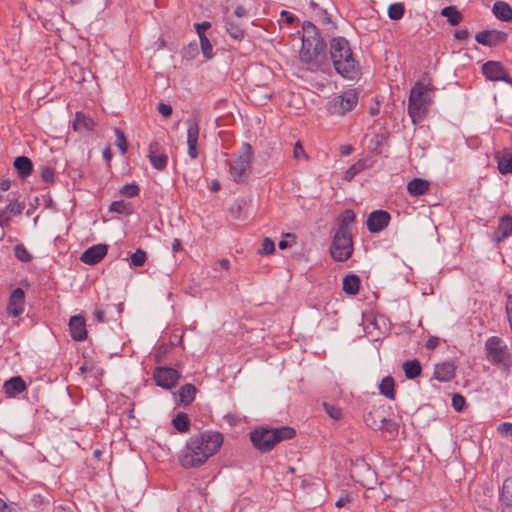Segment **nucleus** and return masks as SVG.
<instances>
[{"instance_id": "obj_13", "label": "nucleus", "mask_w": 512, "mask_h": 512, "mask_svg": "<svg viewBox=\"0 0 512 512\" xmlns=\"http://www.w3.org/2000/svg\"><path fill=\"white\" fill-rule=\"evenodd\" d=\"M482 73L488 80L509 82V76L500 62L487 61L482 66Z\"/></svg>"}, {"instance_id": "obj_49", "label": "nucleus", "mask_w": 512, "mask_h": 512, "mask_svg": "<svg viewBox=\"0 0 512 512\" xmlns=\"http://www.w3.org/2000/svg\"><path fill=\"white\" fill-rule=\"evenodd\" d=\"M211 23L209 21H203L201 23H194V28L198 37L206 36V30L210 29Z\"/></svg>"}, {"instance_id": "obj_58", "label": "nucleus", "mask_w": 512, "mask_h": 512, "mask_svg": "<svg viewBox=\"0 0 512 512\" xmlns=\"http://www.w3.org/2000/svg\"><path fill=\"white\" fill-rule=\"evenodd\" d=\"M0 512H15V509L0 498Z\"/></svg>"}, {"instance_id": "obj_6", "label": "nucleus", "mask_w": 512, "mask_h": 512, "mask_svg": "<svg viewBox=\"0 0 512 512\" xmlns=\"http://www.w3.org/2000/svg\"><path fill=\"white\" fill-rule=\"evenodd\" d=\"M253 156V149L249 143H243L239 152L231 156L227 164L229 174L234 182L243 184L248 180L251 174Z\"/></svg>"}, {"instance_id": "obj_28", "label": "nucleus", "mask_w": 512, "mask_h": 512, "mask_svg": "<svg viewBox=\"0 0 512 512\" xmlns=\"http://www.w3.org/2000/svg\"><path fill=\"white\" fill-rule=\"evenodd\" d=\"M364 421L366 425L374 430H380L384 428V422L386 418L378 414L377 411H370L365 414Z\"/></svg>"}, {"instance_id": "obj_26", "label": "nucleus", "mask_w": 512, "mask_h": 512, "mask_svg": "<svg viewBox=\"0 0 512 512\" xmlns=\"http://www.w3.org/2000/svg\"><path fill=\"white\" fill-rule=\"evenodd\" d=\"M360 278L356 274H348L343 278L342 289L346 294L356 295L360 288Z\"/></svg>"}, {"instance_id": "obj_30", "label": "nucleus", "mask_w": 512, "mask_h": 512, "mask_svg": "<svg viewBox=\"0 0 512 512\" xmlns=\"http://www.w3.org/2000/svg\"><path fill=\"white\" fill-rule=\"evenodd\" d=\"M403 370L407 379H415L421 374V364L417 359L403 363Z\"/></svg>"}, {"instance_id": "obj_51", "label": "nucleus", "mask_w": 512, "mask_h": 512, "mask_svg": "<svg viewBox=\"0 0 512 512\" xmlns=\"http://www.w3.org/2000/svg\"><path fill=\"white\" fill-rule=\"evenodd\" d=\"M157 110L165 118L171 116L172 114V106L164 102H159L157 104Z\"/></svg>"}, {"instance_id": "obj_23", "label": "nucleus", "mask_w": 512, "mask_h": 512, "mask_svg": "<svg viewBox=\"0 0 512 512\" xmlns=\"http://www.w3.org/2000/svg\"><path fill=\"white\" fill-rule=\"evenodd\" d=\"M225 31L234 40L241 41L245 36V30L240 23L235 22L231 17L224 18Z\"/></svg>"}, {"instance_id": "obj_9", "label": "nucleus", "mask_w": 512, "mask_h": 512, "mask_svg": "<svg viewBox=\"0 0 512 512\" xmlns=\"http://www.w3.org/2000/svg\"><path fill=\"white\" fill-rule=\"evenodd\" d=\"M353 253L351 232H336L330 245L331 257L338 262L348 260Z\"/></svg>"}, {"instance_id": "obj_22", "label": "nucleus", "mask_w": 512, "mask_h": 512, "mask_svg": "<svg viewBox=\"0 0 512 512\" xmlns=\"http://www.w3.org/2000/svg\"><path fill=\"white\" fill-rule=\"evenodd\" d=\"M512 234V217L505 215L500 218L498 228L495 232L494 240L497 243L502 242L504 239Z\"/></svg>"}, {"instance_id": "obj_50", "label": "nucleus", "mask_w": 512, "mask_h": 512, "mask_svg": "<svg viewBox=\"0 0 512 512\" xmlns=\"http://www.w3.org/2000/svg\"><path fill=\"white\" fill-rule=\"evenodd\" d=\"M498 433H500L502 436H510L512 435V423L511 422H503L498 425L497 427Z\"/></svg>"}, {"instance_id": "obj_64", "label": "nucleus", "mask_w": 512, "mask_h": 512, "mask_svg": "<svg viewBox=\"0 0 512 512\" xmlns=\"http://www.w3.org/2000/svg\"><path fill=\"white\" fill-rule=\"evenodd\" d=\"M281 16H282V17H285L286 21H287V22H289V23H292V22H294V20H295V16H294V15H292V14H290V13H289V12H287V11H282V12H281Z\"/></svg>"}, {"instance_id": "obj_43", "label": "nucleus", "mask_w": 512, "mask_h": 512, "mask_svg": "<svg viewBox=\"0 0 512 512\" xmlns=\"http://www.w3.org/2000/svg\"><path fill=\"white\" fill-rule=\"evenodd\" d=\"M498 169L501 174L512 173V157H500L498 159Z\"/></svg>"}, {"instance_id": "obj_62", "label": "nucleus", "mask_w": 512, "mask_h": 512, "mask_svg": "<svg viewBox=\"0 0 512 512\" xmlns=\"http://www.w3.org/2000/svg\"><path fill=\"white\" fill-rule=\"evenodd\" d=\"M353 147L351 145H342L340 148V152L344 156H348L352 153Z\"/></svg>"}, {"instance_id": "obj_16", "label": "nucleus", "mask_w": 512, "mask_h": 512, "mask_svg": "<svg viewBox=\"0 0 512 512\" xmlns=\"http://www.w3.org/2000/svg\"><path fill=\"white\" fill-rule=\"evenodd\" d=\"M25 307V293L22 288H16L12 291L7 311L10 315L17 317L23 313Z\"/></svg>"}, {"instance_id": "obj_31", "label": "nucleus", "mask_w": 512, "mask_h": 512, "mask_svg": "<svg viewBox=\"0 0 512 512\" xmlns=\"http://www.w3.org/2000/svg\"><path fill=\"white\" fill-rule=\"evenodd\" d=\"M355 221V213L346 209L340 216V224L336 232H351L350 225Z\"/></svg>"}, {"instance_id": "obj_20", "label": "nucleus", "mask_w": 512, "mask_h": 512, "mask_svg": "<svg viewBox=\"0 0 512 512\" xmlns=\"http://www.w3.org/2000/svg\"><path fill=\"white\" fill-rule=\"evenodd\" d=\"M27 388L25 381L20 376H14L6 380L3 384V390L7 397H16Z\"/></svg>"}, {"instance_id": "obj_48", "label": "nucleus", "mask_w": 512, "mask_h": 512, "mask_svg": "<svg viewBox=\"0 0 512 512\" xmlns=\"http://www.w3.org/2000/svg\"><path fill=\"white\" fill-rule=\"evenodd\" d=\"M466 400L465 398L460 394H454L452 397V407L457 411L460 412L464 409Z\"/></svg>"}, {"instance_id": "obj_46", "label": "nucleus", "mask_w": 512, "mask_h": 512, "mask_svg": "<svg viewBox=\"0 0 512 512\" xmlns=\"http://www.w3.org/2000/svg\"><path fill=\"white\" fill-rule=\"evenodd\" d=\"M275 252V243L270 238L266 237L263 242L259 254L270 255Z\"/></svg>"}, {"instance_id": "obj_19", "label": "nucleus", "mask_w": 512, "mask_h": 512, "mask_svg": "<svg viewBox=\"0 0 512 512\" xmlns=\"http://www.w3.org/2000/svg\"><path fill=\"white\" fill-rule=\"evenodd\" d=\"M502 512H512V477L504 480L499 494Z\"/></svg>"}, {"instance_id": "obj_42", "label": "nucleus", "mask_w": 512, "mask_h": 512, "mask_svg": "<svg viewBox=\"0 0 512 512\" xmlns=\"http://www.w3.org/2000/svg\"><path fill=\"white\" fill-rule=\"evenodd\" d=\"M116 141L115 145L118 147L120 153L124 155L127 152V140L124 133L119 129L115 128Z\"/></svg>"}, {"instance_id": "obj_7", "label": "nucleus", "mask_w": 512, "mask_h": 512, "mask_svg": "<svg viewBox=\"0 0 512 512\" xmlns=\"http://www.w3.org/2000/svg\"><path fill=\"white\" fill-rule=\"evenodd\" d=\"M487 360L493 364L508 370L511 366V354L507 345L497 336L489 337L485 342Z\"/></svg>"}, {"instance_id": "obj_11", "label": "nucleus", "mask_w": 512, "mask_h": 512, "mask_svg": "<svg viewBox=\"0 0 512 512\" xmlns=\"http://www.w3.org/2000/svg\"><path fill=\"white\" fill-rule=\"evenodd\" d=\"M391 220L390 214L385 210H375L368 215L367 228L371 233H379L384 230Z\"/></svg>"}, {"instance_id": "obj_36", "label": "nucleus", "mask_w": 512, "mask_h": 512, "mask_svg": "<svg viewBox=\"0 0 512 512\" xmlns=\"http://www.w3.org/2000/svg\"><path fill=\"white\" fill-rule=\"evenodd\" d=\"M366 166L367 165H366L365 159H361V160L357 161L356 163L351 165L345 172V176H344L345 180H347V181L352 180L357 174L362 172L366 168Z\"/></svg>"}, {"instance_id": "obj_55", "label": "nucleus", "mask_w": 512, "mask_h": 512, "mask_svg": "<svg viewBox=\"0 0 512 512\" xmlns=\"http://www.w3.org/2000/svg\"><path fill=\"white\" fill-rule=\"evenodd\" d=\"M439 343H440V338L436 337V336H432L427 340L425 346L427 349H435L436 347L439 346Z\"/></svg>"}, {"instance_id": "obj_14", "label": "nucleus", "mask_w": 512, "mask_h": 512, "mask_svg": "<svg viewBox=\"0 0 512 512\" xmlns=\"http://www.w3.org/2000/svg\"><path fill=\"white\" fill-rule=\"evenodd\" d=\"M187 145L188 155L191 159H196L199 155L197 145L199 139V123L196 119H188L187 121Z\"/></svg>"}, {"instance_id": "obj_15", "label": "nucleus", "mask_w": 512, "mask_h": 512, "mask_svg": "<svg viewBox=\"0 0 512 512\" xmlns=\"http://www.w3.org/2000/svg\"><path fill=\"white\" fill-rule=\"evenodd\" d=\"M108 246L105 244H96L86 249L80 260L88 265H95L99 263L107 254Z\"/></svg>"}, {"instance_id": "obj_27", "label": "nucleus", "mask_w": 512, "mask_h": 512, "mask_svg": "<svg viewBox=\"0 0 512 512\" xmlns=\"http://www.w3.org/2000/svg\"><path fill=\"white\" fill-rule=\"evenodd\" d=\"M429 189V182L421 178L412 179L407 185V191L411 196H421Z\"/></svg>"}, {"instance_id": "obj_4", "label": "nucleus", "mask_w": 512, "mask_h": 512, "mask_svg": "<svg viewBox=\"0 0 512 512\" xmlns=\"http://www.w3.org/2000/svg\"><path fill=\"white\" fill-rule=\"evenodd\" d=\"M253 446L262 453L271 451L276 444L283 440L292 439L295 430L289 426L280 428L259 427L250 432Z\"/></svg>"}, {"instance_id": "obj_3", "label": "nucleus", "mask_w": 512, "mask_h": 512, "mask_svg": "<svg viewBox=\"0 0 512 512\" xmlns=\"http://www.w3.org/2000/svg\"><path fill=\"white\" fill-rule=\"evenodd\" d=\"M326 42L321 37L319 29L311 21L302 24V46L299 58L302 63L311 65L312 71L319 67L317 58L325 52Z\"/></svg>"}, {"instance_id": "obj_18", "label": "nucleus", "mask_w": 512, "mask_h": 512, "mask_svg": "<svg viewBox=\"0 0 512 512\" xmlns=\"http://www.w3.org/2000/svg\"><path fill=\"white\" fill-rule=\"evenodd\" d=\"M69 331L73 340L83 341L87 337L85 319L81 315L72 316L69 320Z\"/></svg>"}, {"instance_id": "obj_17", "label": "nucleus", "mask_w": 512, "mask_h": 512, "mask_svg": "<svg viewBox=\"0 0 512 512\" xmlns=\"http://www.w3.org/2000/svg\"><path fill=\"white\" fill-rule=\"evenodd\" d=\"M506 33L497 30H484L475 35L477 43L492 47L496 46L506 38Z\"/></svg>"}, {"instance_id": "obj_32", "label": "nucleus", "mask_w": 512, "mask_h": 512, "mask_svg": "<svg viewBox=\"0 0 512 512\" xmlns=\"http://www.w3.org/2000/svg\"><path fill=\"white\" fill-rule=\"evenodd\" d=\"M394 379L391 376L384 377L379 385V390L382 395L393 400L395 398V390H394Z\"/></svg>"}, {"instance_id": "obj_63", "label": "nucleus", "mask_w": 512, "mask_h": 512, "mask_svg": "<svg viewBox=\"0 0 512 512\" xmlns=\"http://www.w3.org/2000/svg\"><path fill=\"white\" fill-rule=\"evenodd\" d=\"M182 249V245L179 239L175 238L172 243L173 253L179 252Z\"/></svg>"}, {"instance_id": "obj_10", "label": "nucleus", "mask_w": 512, "mask_h": 512, "mask_svg": "<svg viewBox=\"0 0 512 512\" xmlns=\"http://www.w3.org/2000/svg\"><path fill=\"white\" fill-rule=\"evenodd\" d=\"M153 378L157 386L171 389L178 383L180 373L171 367H156L153 371Z\"/></svg>"}, {"instance_id": "obj_61", "label": "nucleus", "mask_w": 512, "mask_h": 512, "mask_svg": "<svg viewBox=\"0 0 512 512\" xmlns=\"http://www.w3.org/2000/svg\"><path fill=\"white\" fill-rule=\"evenodd\" d=\"M94 317L99 321V322H104L105 320V311L102 310V309H97L95 310L94 312Z\"/></svg>"}, {"instance_id": "obj_38", "label": "nucleus", "mask_w": 512, "mask_h": 512, "mask_svg": "<svg viewBox=\"0 0 512 512\" xmlns=\"http://www.w3.org/2000/svg\"><path fill=\"white\" fill-rule=\"evenodd\" d=\"M25 208V204L22 202H18L16 200H10L9 203L6 205L4 210L6 213H8L10 216H17L20 215Z\"/></svg>"}, {"instance_id": "obj_21", "label": "nucleus", "mask_w": 512, "mask_h": 512, "mask_svg": "<svg viewBox=\"0 0 512 512\" xmlns=\"http://www.w3.org/2000/svg\"><path fill=\"white\" fill-rule=\"evenodd\" d=\"M455 375V366L451 362L436 364L434 368V377L440 382L450 381Z\"/></svg>"}, {"instance_id": "obj_39", "label": "nucleus", "mask_w": 512, "mask_h": 512, "mask_svg": "<svg viewBox=\"0 0 512 512\" xmlns=\"http://www.w3.org/2000/svg\"><path fill=\"white\" fill-rule=\"evenodd\" d=\"M14 254L19 261L24 263L30 262L33 258L31 253L24 247L23 244H17L14 247Z\"/></svg>"}, {"instance_id": "obj_59", "label": "nucleus", "mask_w": 512, "mask_h": 512, "mask_svg": "<svg viewBox=\"0 0 512 512\" xmlns=\"http://www.w3.org/2000/svg\"><path fill=\"white\" fill-rule=\"evenodd\" d=\"M11 186V182L7 179H3L0 181V192L4 194L6 191L9 190Z\"/></svg>"}, {"instance_id": "obj_29", "label": "nucleus", "mask_w": 512, "mask_h": 512, "mask_svg": "<svg viewBox=\"0 0 512 512\" xmlns=\"http://www.w3.org/2000/svg\"><path fill=\"white\" fill-rule=\"evenodd\" d=\"M197 389L193 384H185L183 385L179 391V400L184 405H189L195 399Z\"/></svg>"}, {"instance_id": "obj_54", "label": "nucleus", "mask_w": 512, "mask_h": 512, "mask_svg": "<svg viewBox=\"0 0 512 512\" xmlns=\"http://www.w3.org/2000/svg\"><path fill=\"white\" fill-rule=\"evenodd\" d=\"M468 37H469V31L466 28H462V29L456 30L454 32V38L456 40L463 41V40H466Z\"/></svg>"}, {"instance_id": "obj_8", "label": "nucleus", "mask_w": 512, "mask_h": 512, "mask_svg": "<svg viewBox=\"0 0 512 512\" xmlns=\"http://www.w3.org/2000/svg\"><path fill=\"white\" fill-rule=\"evenodd\" d=\"M358 103V93L355 89H347L333 97L326 105L330 115H344Z\"/></svg>"}, {"instance_id": "obj_57", "label": "nucleus", "mask_w": 512, "mask_h": 512, "mask_svg": "<svg viewBox=\"0 0 512 512\" xmlns=\"http://www.w3.org/2000/svg\"><path fill=\"white\" fill-rule=\"evenodd\" d=\"M348 502H350V497L348 494H344L340 496V498L336 501L335 506L338 508L344 507Z\"/></svg>"}, {"instance_id": "obj_34", "label": "nucleus", "mask_w": 512, "mask_h": 512, "mask_svg": "<svg viewBox=\"0 0 512 512\" xmlns=\"http://www.w3.org/2000/svg\"><path fill=\"white\" fill-rule=\"evenodd\" d=\"M174 428L180 433H186L190 428V420L184 412H179L172 420Z\"/></svg>"}, {"instance_id": "obj_5", "label": "nucleus", "mask_w": 512, "mask_h": 512, "mask_svg": "<svg viewBox=\"0 0 512 512\" xmlns=\"http://www.w3.org/2000/svg\"><path fill=\"white\" fill-rule=\"evenodd\" d=\"M432 86L417 81L410 90L408 98V114L413 123L421 122L427 115L431 104Z\"/></svg>"}, {"instance_id": "obj_2", "label": "nucleus", "mask_w": 512, "mask_h": 512, "mask_svg": "<svg viewBox=\"0 0 512 512\" xmlns=\"http://www.w3.org/2000/svg\"><path fill=\"white\" fill-rule=\"evenodd\" d=\"M329 54L333 67L340 76L348 80H355L360 76V64L345 37L338 36L330 40Z\"/></svg>"}, {"instance_id": "obj_12", "label": "nucleus", "mask_w": 512, "mask_h": 512, "mask_svg": "<svg viewBox=\"0 0 512 512\" xmlns=\"http://www.w3.org/2000/svg\"><path fill=\"white\" fill-rule=\"evenodd\" d=\"M147 157L154 169L162 171L166 168L168 163V156L162 150L160 144L157 141H153L149 144Z\"/></svg>"}, {"instance_id": "obj_41", "label": "nucleus", "mask_w": 512, "mask_h": 512, "mask_svg": "<svg viewBox=\"0 0 512 512\" xmlns=\"http://www.w3.org/2000/svg\"><path fill=\"white\" fill-rule=\"evenodd\" d=\"M200 47L206 59L213 58V46L207 36L199 37Z\"/></svg>"}, {"instance_id": "obj_56", "label": "nucleus", "mask_w": 512, "mask_h": 512, "mask_svg": "<svg viewBox=\"0 0 512 512\" xmlns=\"http://www.w3.org/2000/svg\"><path fill=\"white\" fill-rule=\"evenodd\" d=\"M249 11L242 5H238L234 11V15L238 18L248 16Z\"/></svg>"}, {"instance_id": "obj_60", "label": "nucleus", "mask_w": 512, "mask_h": 512, "mask_svg": "<svg viewBox=\"0 0 512 512\" xmlns=\"http://www.w3.org/2000/svg\"><path fill=\"white\" fill-rule=\"evenodd\" d=\"M396 429V424L391 421V420H387L384 422V428L382 430H387L389 432H392Z\"/></svg>"}, {"instance_id": "obj_33", "label": "nucleus", "mask_w": 512, "mask_h": 512, "mask_svg": "<svg viewBox=\"0 0 512 512\" xmlns=\"http://www.w3.org/2000/svg\"><path fill=\"white\" fill-rule=\"evenodd\" d=\"M441 15L447 18L450 25H458L462 21V14L456 9L455 6H447L442 9Z\"/></svg>"}, {"instance_id": "obj_1", "label": "nucleus", "mask_w": 512, "mask_h": 512, "mask_svg": "<svg viewBox=\"0 0 512 512\" xmlns=\"http://www.w3.org/2000/svg\"><path fill=\"white\" fill-rule=\"evenodd\" d=\"M222 443L223 435L216 431H205L193 435L186 442L179 462L184 468H197L217 453Z\"/></svg>"}, {"instance_id": "obj_25", "label": "nucleus", "mask_w": 512, "mask_h": 512, "mask_svg": "<svg viewBox=\"0 0 512 512\" xmlns=\"http://www.w3.org/2000/svg\"><path fill=\"white\" fill-rule=\"evenodd\" d=\"M492 11L497 19L505 22L512 21V8L506 2L496 1Z\"/></svg>"}, {"instance_id": "obj_52", "label": "nucleus", "mask_w": 512, "mask_h": 512, "mask_svg": "<svg viewBox=\"0 0 512 512\" xmlns=\"http://www.w3.org/2000/svg\"><path fill=\"white\" fill-rule=\"evenodd\" d=\"M11 216L6 213L4 210H0V227L5 229L10 225Z\"/></svg>"}, {"instance_id": "obj_37", "label": "nucleus", "mask_w": 512, "mask_h": 512, "mask_svg": "<svg viewBox=\"0 0 512 512\" xmlns=\"http://www.w3.org/2000/svg\"><path fill=\"white\" fill-rule=\"evenodd\" d=\"M405 13V6L401 2L393 3L388 8V16L391 20H400Z\"/></svg>"}, {"instance_id": "obj_44", "label": "nucleus", "mask_w": 512, "mask_h": 512, "mask_svg": "<svg viewBox=\"0 0 512 512\" xmlns=\"http://www.w3.org/2000/svg\"><path fill=\"white\" fill-rule=\"evenodd\" d=\"M131 263L136 267H141L144 265L147 256L146 252L142 249H137L132 255H131Z\"/></svg>"}, {"instance_id": "obj_35", "label": "nucleus", "mask_w": 512, "mask_h": 512, "mask_svg": "<svg viewBox=\"0 0 512 512\" xmlns=\"http://www.w3.org/2000/svg\"><path fill=\"white\" fill-rule=\"evenodd\" d=\"M110 212H115L122 215H130L132 213V206L124 200L113 201L109 206Z\"/></svg>"}, {"instance_id": "obj_40", "label": "nucleus", "mask_w": 512, "mask_h": 512, "mask_svg": "<svg viewBox=\"0 0 512 512\" xmlns=\"http://www.w3.org/2000/svg\"><path fill=\"white\" fill-rule=\"evenodd\" d=\"M139 192H140V189L135 182L125 184L120 190L121 195H123L125 197H129V198L138 196Z\"/></svg>"}, {"instance_id": "obj_45", "label": "nucleus", "mask_w": 512, "mask_h": 512, "mask_svg": "<svg viewBox=\"0 0 512 512\" xmlns=\"http://www.w3.org/2000/svg\"><path fill=\"white\" fill-rule=\"evenodd\" d=\"M324 409L326 413L334 420H339L342 417V410L340 407L330 404V403H324L323 404Z\"/></svg>"}, {"instance_id": "obj_53", "label": "nucleus", "mask_w": 512, "mask_h": 512, "mask_svg": "<svg viewBox=\"0 0 512 512\" xmlns=\"http://www.w3.org/2000/svg\"><path fill=\"white\" fill-rule=\"evenodd\" d=\"M293 156L295 159H301L305 157V151L300 142H297L294 146Z\"/></svg>"}, {"instance_id": "obj_24", "label": "nucleus", "mask_w": 512, "mask_h": 512, "mask_svg": "<svg viewBox=\"0 0 512 512\" xmlns=\"http://www.w3.org/2000/svg\"><path fill=\"white\" fill-rule=\"evenodd\" d=\"M14 168L21 179H25L31 175L33 171V163L26 156H19L14 160Z\"/></svg>"}, {"instance_id": "obj_47", "label": "nucleus", "mask_w": 512, "mask_h": 512, "mask_svg": "<svg viewBox=\"0 0 512 512\" xmlns=\"http://www.w3.org/2000/svg\"><path fill=\"white\" fill-rule=\"evenodd\" d=\"M41 178L45 183H53L55 179V171L51 167H44L41 171Z\"/></svg>"}]
</instances>
